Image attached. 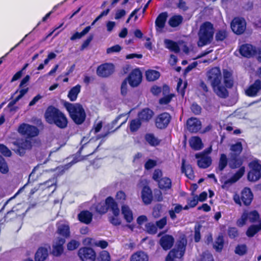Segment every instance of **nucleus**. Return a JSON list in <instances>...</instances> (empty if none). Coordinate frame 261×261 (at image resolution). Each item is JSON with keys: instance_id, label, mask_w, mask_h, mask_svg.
<instances>
[{"instance_id": "nucleus-50", "label": "nucleus", "mask_w": 261, "mask_h": 261, "mask_svg": "<svg viewBox=\"0 0 261 261\" xmlns=\"http://www.w3.org/2000/svg\"><path fill=\"white\" fill-rule=\"evenodd\" d=\"M91 28V25L87 26L81 32H75L71 36V37H70V40L73 41L77 39L81 38L83 36L85 35L89 32Z\"/></svg>"}, {"instance_id": "nucleus-49", "label": "nucleus", "mask_w": 261, "mask_h": 261, "mask_svg": "<svg viewBox=\"0 0 261 261\" xmlns=\"http://www.w3.org/2000/svg\"><path fill=\"white\" fill-rule=\"evenodd\" d=\"M228 162L227 155L224 153H221L218 163V169L219 171H222L224 170L228 164Z\"/></svg>"}, {"instance_id": "nucleus-32", "label": "nucleus", "mask_w": 261, "mask_h": 261, "mask_svg": "<svg viewBox=\"0 0 261 261\" xmlns=\"http://www.w3.org/2000/svg\"><path fill=\"white\" fill-rule=\"evenodd\" d=\"M190 147L194 150H199L203 147L201 138L198 136L191 137L189 140Z\"/></svg>"}, {"instance_id": "nucleus-7", "label": "nucleus", "mask_w": 261, "mask_h": 261, "mask_svg": "<svg viewBox=\"0 0 261 261\" xmlns=\"http://www.w3.org/2000/svg\"><path fill=\"white\" fill-rule=\"evenodd\" d=\"M106 204L110 207L113 216L109 217L110 222L114 226H117L121 224V221L118 218L120 214V210L117 202L111 196H109L106 199Z\"/></svg>"}, {"instance_id": "nucleus-52", "label": "nucleus", "mask_w": 261, "mask_h": 261, "mask_svg": "<svg viewBox=\"0 0 261 261\" xmlns=\"http://www.w3.org/2000/svg\"><path fill=\"white\" fill-rule=\"evenodd\" d=\"M146 232L149 234H155L157 233L158 229L155 224L153 222H148L145 226Z\"/></svg>"}, {"instance_id": "nucleus-53", "label": "nucleus", "mask_w": 261, "mask_h": 261, "mask_svg": "<svg viewBox=\"0 0 261 261\" xmlns=\"http://www.w3.org/2000/svg\"><path fill=\"white\" fill-rule=\"evenodd\" d=\"M108 209H110V207L106 204V202L105 204L98 203L95 206L96 212L101 215L106 214Z\"/></svg>"}, {"instance_id": "nucleus-44", "label": "nucleus", "mask_w": 261, "mask_h": 261, "mask_svg": "<svg viewBox=\"0 0 261 261\" xmlns=\"http://www.w3.org/2000/svg\"><path fill=\"white\" fill-rule=\"evenodd\" d=\"M245 213L247 214L248 220L252 223L257 222L259 219V214L256 210H253L250 212L245 211Z\"/></svg>"}, {"instance_id": "nucleus-2", "label": "nucleus", "mask_w": 261, "mask_h": 261, "mask_svg": "<svg viewBox=\"0 0 261 261\" xmlns=\"http://www.w3.org/2000/svg\"><path fill=\"white\" fill-rule=\"evenodd\" d=\"M244 160L240 155L236 154H230L228 161V165L230 169H235L239 168V170L229 179L226 180L222 185V188L227 189L230 186L238 181L244 174L245 167L242 166Z\"/></svg>"}, {"instance_id": "nucleus-38", "label": "nucleus", "mask_w": 261, "mask_h": 261, "mask_svg": "<svg viewBox=\"0 0 261 261\" xmlns=\"http://www.w3.org/2000/svg\"><path fill=\"white\" fill-rule=\"evenodd\" d=\"M147 254L143 251H138L133 253L130 258V261H148Z\"/></svg>"}, {"instance_id": "nucleus-48", "label": "nucleus", "mask_w": 261, "mask_h": 261, "mask_svg": "<svg viewBox=\"0 0 261 261\" xmlns=\"http://www.w3.org/2000/svg\"><path fill=\"white\" fill-rule=\"evenodd\" d=\"M230 150L232 152L230 154H236L240 155L243 150V146L241 142H237L234 144H232L230 148Z\"/></svg>"}, {"instance_id": "nucleus-64", "label": "nucleus", "mask_w": 261, "mask_h": 261, "mask_svg": "<svg viewBox=\"0 0 261 261\" xmlns=\"http://www.w3.org/2000/svg\"><path fill=\"white\" fill-rule=\"evenodd\" d=\"M190 109L192 112L196 115L200 114L201 112V107L196 102H193L192 104Z\"/></svg>"}, {"instance_id": "nucleus-18", "label": "nucleus", "mask_w": 261, "mask_h": 261, "mask_svg": "<svg viewBox=\"0 0 261 261\" xmlns=\"http://www.w3.org/2000/svg\"><path fill=\"white\" fill-rule=\"evenodd\" d=\"M195 156L197 159V166L199 168H207L212 164V158L204 153H196Z\"/></svg>"}, {"instance_id": "nucleus-47", "label": "nucleus", "mask_w": 261, "mask_h": 261, "mask_svg": "<svg viewBox=\"0 0 261 261\" xmlns=\"http://www.w3.org/2000/svg\"><path fill=\"white\" fill-rule=\"evenodd\" d=\"M182 20L183 18L181 15H174L169 19L168 23L171 27L175 28L181 24Z\"/></svg>"}, {"instance_id": "nucleus-14", "label": "nucleus", "mask_w": 261, "mask_h": 261, "mask_svg": "<svg viewBox=\"0 0 261 261\" xmlns=\"http://www.w3.org/2000/svg\"><path fill=\"white\" fill-rule=\"evenodd\" d=\"M115 71L113 64L105 63L99 65L96 69L97 75L100 77L107 78L111 76Z\"/></svg>"}, {"instance_id": "nucleus-9", "label": "nucleus", "mask_w": 261, "mask_h": 261, "mask_svg": "<svg viewBox=\"0 0 261 261\" xmlns=\"http://www.w3.org/2000/svg\"><path fill=\"white\" fill-rule=\"evenodd\" d=\"M250 171L247 174V179L250 181H256L261 177V164L258 160H253L249 164Z\"/></svg>"}, {"instance_id": "nucleus-62", "label": "nucleus", "mask_w": 261, "mask_h": 261, "mask_svg": "<svg viewBox=\"0 0 261 261\" xmlns=\"http://www.w3.org/2000/svg\"><path fill=\"white\" fill-rule=\"evenodd\" d=\"M247 252V247L245 244L238 245L235 249V253L239 255H243Z\"/></svg>"}, {"instance_id": "nucleus-24", "label": "nucleus", "mask_w": 261, "mask_h": 261, "mask_svg": "<svg viewBox=\"0 0 261 261\" xmlns=\"http://www.w3.org/2000/svg\"><path fill=\"white\" fill-rule=\"evenodd\" d=\"M260 90L261 80L257 79L246 89L245 93L249 97H254L257 95L258 92Z\"/></svg>"}, {"instance_id": "nucleus-57", "label": "nucleus", "mask_w": 261, "mask_h": 261, "mask_svg": "<svg viewBox=\"0 0 261 261\" xmlns=\"http://www.w3.org/2000/svg\"><path fill=\"white\" fill-rule=\"evenodd\" d=\"M202 227L201 225L198 224L194 226V241L196 243H198L200 241L201 239V234H200V230L201 228Z\"/></svg>"}, {"instance_id": "nucleus-16", "label": "nucleus", "mask_w": 261, "mask_h": 261, "mask_svg": "<svg viewBox=\"0 0 261 261\" xmlns=\"http://www.w3.org/2000/svg\"><path fill=\"white\" fill-rule=\"evenodd\" d=\"M231 28L234 34H242L246 29V22L245 19L242 17H235L231 23Z\"/></svg>"}, {"instance_id": "nucleus-46", "label": "nucleus", "mask_w": 261, "mask_h": 261, "mask_svg": "<svg viewBox=\"0 0 261 261\" xmlns=\"http://www.w3.org/2000/svg\"><path fill=\"white\" fill-rule=\"evenodd\" d=\"M145 140L152 146H156L160 144V141L153 134H146L145 136Z\"/></svg>"}, {"instance_id": "nucleus-34", "label": "nucleus", "mask_w": 261, "mask_h": 261, "mask_svg": "<svg viewBox=\"0 0 261 261\" xmlns=\"http://www.w3.org/2000/svg\"><path fill=\"white\" fill-rule=\"evenodd\" d=\"M121 213L123 215L124 219L126 221V222L129 223L133 221V212L128 205L126 204H123L121 206Z\"/></svg>"}, {"instance_id": "nucleus-51", "label": "nucleus", "mask_w": 261, "mask_h": 261, "mask_svg": "<svg viewBox=\"0 0 261 261\" xmlns=\"http://www.w3.org/2000/svg\"><path fill=\"white\" fill-rule=\"evenodd\" d=\"M183 210V207L179 204H177L174 207V209H171L169 211V215L170 218L172 220H174L176 219V214H179Z\"/></svg>"}, {"instance_id": "nucleus-11", "label": "nucleus", "mask_w": 261, "mask_h": 261, "mask_svg": "<svg viewBox=\"0 0 261 261\" xmlns=\"http://www.w3.org/2000/svg\"><path fill=\"white\" fill-rule=\"evenodd\" d=\"M206 76L207 81L211 84L212 87L221 84L222 74L219 67H214L211 68L207 71Z\"/></svg>"}, {"instance_id": "nucleus-30", "label": "nucleus", "mask_w": 261, "mask_h": 261, "mask_svg": "<svg viewBox=\"0 0 261 261\" xmlns=\"http://www.w3.org/2000/svg\"><path fill=\"white\" fill-rule=\"evenodd\" d=\"M224 236L222 233H220L215 239L213 247L216 252L220 253L224 247Z\"/></svg>"}, {"instance_id": "nucleus-61", "label": "nucleus", "mask_w": 261, "mask_h": 261, "mask_svg": "<svg viewBox=\"0 0 261 261\" xmlns=\"http://www.w3.org/2000/svg\"><path fill=\"white\" fill-rule=\"evenodd\" d=\"M227 234L230 239H233L238 237L239 231L236 227H229L227 230Z\"/></svg>"}, {"instance_id": "nucleus-28", "label": "nucleus", "mask_w": 261, "mask_h": 261, "mask_svg": "<svg viewBox=\"0 0 261 261\" xmlns=\"http://www.w3.org/2000/svg\"><path fill=\"white\" fill-rule=\"evenodd\" d=\"M154 113L149 108L143 109L138 114V118L142 122H148L152 118Z\"/></svg>"}, {"instance_id": "nucleus-20", "label": "nucleus", "mask_w": 261, "mask_h": 261, "mask_svg": "<svg viewBox=\"0 0 261 261\" xmlns=\"http://www.w3.org/2000/svg\"><path fill=\"white\" fill-rule=\"evenodd\" d=\"M66 240L62 238H57L55 243L52 246L50 253L55 257H59L64 252V245Z\"/></svg>"}, {"instance_id": "nucleus-27", "label": "nucleus", "mask_w": 261, "mask_h": 261, "mask_svg": "<svg viewBox=\"0 0 261 261\" xmlns=\"http://www.w3.org/2000/svg\"><path fill=\"white\" fill-rule=\"evenodd\" d=\"M125 114H121L118 115L115 119H114L111 122L108 123L107 125V129L110 130L112 133H114L115 131L118 130L122 125L125 124L127 121V118L125 119L123 122H122L120 124L117 125L118 122L119 120L123 116H125Z\"/></svg>"}, {"instance_id": "nucleus-1", "label": "nucleus", "mask_w": 261, "mask_h": 261, "mask_svg": "<svg viewBox=\"0 0 261 261\" xmlns=\"http://www.w3.org/2000/svg\"><path fill=\"white\" fill-rule=\"evenodd\" d=\"M44 117L47 123L54 124L60 129H64L68 125V120L66 115L53 105L46 108Z\"/></svg>"}, {"instance_id": "nucleus-12", "label": "nucleus", "mask_w": 261, "mask_h": 261, "mask_svg": "<svg viewBox=\"0 0 261 261\" xmlns=\"http://www.w3.org/2000/svg\"><path fill=\"white\" fill-rule=\"evenodd\" d=\"M171 116L169 113L163 112L158 114L155 119V125L158 129H164L167 127L171 120Z\"/></svg>"}, {"instance_id": "nucleus-37", "label": "nucleus", "mask_w": 261, "mask_h": 261, "mask_svg": "<svg viewBox=\"0 0 261 261\" xmlns=\"http://www.w3.org/2000/svg\"><path fill=\"white\" fill-rule=\"evenodd\" d=\"M164 43L166 48L169 49L170 51H173L175 53L180 52V47L176 42L170 39H166L164 40Z\"/></svg>"}, {"instance_id": "nucleus-43", "label": "nucleus", "mask_w": 261, "mask_h": 261, "mask_svg": "<svg viewBox=\"0 0 261 261\" xmlns=\"http://www.w3.org/2000/svg\"><path fill=\"white\" fill-rule=\"evenodd\" d=\"M158 183L160 189L166 190L171 188V180L168 177H165L162 178Z\"/></svg>"}, {"instance_id": "nucleus-23", "label": "nucleus", "mask_w": 261, "mask_h": 261, "mask_svg": "<svg viewBox=\"0 0 261 261\" xmlns=\"http://www.w3.org/2000/svg\"><path fill=\"white\" fill-rule=\"evenodd\" d=\"M174 242L172 235L165 234L161 237L159 243L164 250L167 251L173 247Z\"/></svg>"}, {"instance_id": "nucleus-4", "label": "nucleus", "mask_w": 261, "mask_h": 261, "mask_svg": "<svg viewBox=\"0 0 261 261\" xmlns=\"http://www.w3.org/2000/svg\"><path fill=\"white\" fill-rule=\"evenodd\" d=\"M214 34L213 24L210 21L203 22L200 25L198 32V46L202 47L210 44L213 40Z\"/></svg>"}, {"instance_id": "nucleus-22", "label": "nucleus", "mask_w": 261, "mask_h": 261, "mask_svg": "<svg viewBox=\"0 0 261 261\" xmlns=\"http://www.w3.org/2000/svg\"><path fill=\"white\" fill-rule=\"evenodd\" d=\"M202 127L201 122L195 117H191L187 120V128L188 131L191 133L199 132Z\"/></svg>"}, {"instance_id": "nucleus-63", "label": "nucleus", "mask_w": 261, "mask_h": 261, "mask_svg": "<svg viewBox=\"0 0 261 261\" xmlns=\"http://www.w3.org/2000/svg\"><path fill=\"white\" fill-rule=\"evenodd\" d=\"M174 96V94H167L159 99V103L161 105H167L170 102Z\"/></svg>"}, {"instance_id": "nucleus-21", "label": "nucleus", "mask_w": 261, "mask_h": 261, "mask_svg": "<svg viewBox=\"0 0 261 261\" xmlns=\"http://www.w3.org/2000/svg\"><path fill=\"white\" fill-rule=\"evenodd\" d=\"M50 248V246L48 244H45L44 246L39 247L34 255L35 261H45L48 257Z\"/></svg>"}, {"instance_id": "nucleus-40", "label": "nucleus", "mask_w": 261, "mask_h": 261, "mask_svg": "<svg viewBox=\"0 0 261 261\" xmlns=\"http://www.w3.org/2000/svg\"><path fill=\"white\" fill-rule=\"evenodd\" d=\"M81 85L77 84L70 89L67 96L71 101H74L76 100L77 96L81 91Z\"/></svg>"}, {"instance_id": "nucleus-31", "label": "nucleus", "mask_w": 261, "mask_h": 261, "mask_svg": "<svg viewBox=\"0 0 261 261\" xmlns=\"http://www.w3.org/2000/svg\"><path fill=\"white\" fill-rule=\"evenodd\" d=\"M77 217L81 222L89 224L92 220L93 215L90 212L87 210H84L78 214Z\"/></svg>"}, {"instance_id": "nucleus-58", "label": "nucleus", "mask_w": 261, "mask_h": 261, "mask_svg": "<svg viewBox=\"0 0 261 261\" xmlns=\"http://www.w3.org/2000/svg\"><path fill=\"white\" fill-rule=\"evenodd\" d=\"M111 256L108 251L103 250L100 252L97 261H110Z\"/></svg>"}, {"instance_id": "nucleus-17", "label": "nucleus", "mask_w": 261, "mask_h": 261, "mask_svg": "<svg viewBox=\"0 0 261 261\" xmlns=\"http://www.w3.org/2000/svg\"><path fill=\"white\" fill-rule=\"evenodd\" d=\"M14 148L13 150L20 156L24 155L27 149H30L32 148V142L30 140L25 139L21 142L16 141L13 142Z\"/></svg>"}, {"instance_id": "nucleus-60", "label": "nucleus", "mask_w": 261, "mask_h": 261, "mask_svg": "<svg viewBox=\"0 0 261 261\" xmlns=\"http://www.w3.org/2000/svg\"><path fill=\"white\" fill-rule=\"evenodd\" d=\"M91 139L93 142V144L94 146V148H93L92 147H89L85 148V149H86L87 150V154H86V156H87V157L95 153L98 150V149L101 144L100 143H99L97 146H96L95 141L94 140H93L92 139ZM84 149H85V148Z\"/></svg>"}, {"instance_id": "nucleus-25", "label": "nucleus", "mask_w": 261, "mask_h": 261, "mask_svg": "<svg viewBox=\"0 0 261 261\" xmlns=\"http://www.w3.org/2000/svg\"><path fill=\"white\" fill-rule=\"evenodd\" d=\"M56 225V232L61 237V238L66 240V239L70 237V228L68 224L57 223Z\"/></svg>"}, {"instance_id": "nucleus-29", "label": "nucleus", "mask_w": 261, "mask_h": 261, "mask_svg": "<svg viewBox=\"0 0 261 261\" xmlns=\"http://www.w3.org/2000/svg\"><path fill=\"white\" fill-rule=\"evenodd\" d=\"M212 89L215 94L219 97L226 98L228 96V91L225 86L221 84H218L215 86H213Z\"/></svg>"}, {"instance_id": "nucleus-36", "label": "nucleus", "mask_w": 261, "mask_h": 261, "mask_svg": "<svg viewBox=\"0 0 261 261\" xmlns=\"http://www.w3.org/2000/svg\"><path fill=\"white\" fill-rule=\"evenodd\" d=\"M181 171L189 179H192L194 177V172L192 165L190 164L186 165L185 160H182Z\"/></svg>"}, {"instance_id": "nucleus-39", "label": "nucleus", "mask_w": 261, "mask_h": 261, "mask_svg": "<svg viewBox=\"0 0 261 261\" xmlns=\"http://www.w3.org/2000/svg\"><path fill=\"white\" fill-rule=\"evenodd\" d=\"M261 230V220L257 225L252 224L247 228L246 234L249 238L253 237L258 232Z\"/></svg>"}, {"instance_id": "nucleus-26", "label": "nucleus", "mask_w": 261, "mask_h": 261, "mask_svg": "<svg viewBox=\"0 0 261 261\" xmlns=\"http://www.w3.org/2000/svg\"><path fill=\"white\" fill-rule=\"evenodd\" d=\"M141 198L144 204L147 205L151 203L153 199L152 192L148 186H143L141 191Z\"/></svg>"}, {"instance_id": "nucleus-13", "label": "nucleus", "mask_w": 261, "mask_h": 261, "mask_svg": "<svg viewBox=\"0 0 261 261\" xmlns=\"http://www.w3.org/2000/svg\"><path fill=\"white\" fill-rule=\"evenodd\" d=\"M18 132L28 138L36 137L39 134V130L36 126L24 123L20 124Z\"/></svg>"}, {"instance_id": "nucleus-33", "label": "nucleus", "mask_w": 261, "mask_h": 261, "mask_svg": "<svg viewBox=\"0 0 261 261\" xmlns=\"http://www.w3.org/2000/svg\"><path fill=\"white\" fill-rule=\"evenodd\" d=\"M167 17V12H162L159 14L155 21V26L156 29H163L165 27Z\"/></svg>"}, {"instance_id": "nucleus-55", "label": "nucleus", "mask_w": 261, "mask_h": 261, "mask_svg": "<svg viewBox=\"0 0 261 261\" xmlns=\"http://www.w3.org/2000/svg\"><path fill=\"white\" fill-rule=\"evenodd\" d=\"M9 171V168L5 159L0 155V172L3 174H6Z\"/></svg>"}, {"instance_id": "nucleus-15", "label": "nucleus", "mask_w": 261, "mask_h": 261, "mask_svg": "<svg viewBox=\"0 0 261 261\" xmlns=\"http://www.w3.org/2000/svg\"><path fill=\"white\" fill-rule=\"evenodd\" d=\"M125 79H127L132 87H136L141 84L142 81V73L139 68H135L132 70Z\"/></svg>"}, {"instance_id": "nucleus-59", "label": "nucleus", "mask_w": 261, "mask_h": 261, "mask_svg": "<svg viewBox=\"0 0 261 261\" xmlns=\"http://www.w3.org/2000/svg\"><path fill=\"white\" fill-rule=\"evenodd\" d=\"M115 199L118 202L124 204L126 199V195L124 192L120 190L117 192Z\"/></svg>"}, {"instance_id": "nucleus-5", "label": "nucleus", "mask_w": 261, "mask_h": 261, "mask_svg": "<svg viewBox=\"0 0 261 261\" xmlns=\"http://www.w3.org/2000/svg\"><path fill=\"white\" fill-rule=\"evenodd\" d=\"M187 240L182 238L177 241L176 247L172 249L166 257L165 261H175V258H182L185 255Z\"/></svg>"}, {"instance_id": "nucleus-35", "label": "nucleus", "mask_w": 261, "mask_h": 261, "mask_svg": "<svg viewBox=\"0 0 261 261\" xmlns=\"http://www.w3.org/2000/svg\"><path fill=\"white\" fill-rule=\"evenodd\" d=\"M223 73L225 86L227 88H231L233 85V81L231 72L227 69H224Z\"/></svg>"}, {"instance_id": "nucleus-8", "label": "nucleus", "mask_w": 261, "mask_h": 261, "mask_svg": "<svg viewBox=\"0 0 261 261\" xmlns=\"http://www.w3.org/2000/svg\"><path fill=\"white\" fill-rule=\"evenodd\" d=\"M88 139L89 138L86 137H83L82 138L80 142L81 146L76 153L73 155V160L70 163L74 164L86 159L87 156H86V155L84 156L81 155L82 151L84 148L89 147L94 148L93 144V142L91 139L88 140Z\"/></svg>"}, {"instance_id": "nucleus-6", "label": "nucleus", "mask_w": 261, "mask_h": 261, "mask_svg": "<svg viewBox=\"0 0 261 261\" xmlns=\"http://www.w3.org/2000/svg\"><path fill=\"white\" fill-rule=\"evenodd\" d=\"M253 199V194L248 187H245L241 191L240 194L235 193L233 196L234 202L241 206L242 204L245 206H249Z\"/></svg>"}, {"instance_id": "nucleus-45", "label": "nucleus", "mask_w": 261, "mask_h": 261, "mask_svg": "<svg viewBox=\"0 0 261 261\" xmlns=\"http://www.w3.org/2000/svg\"><path fill=\"white\" fill-rule=\"evenodd\" d=\"M142 123L138 118L131 120L129 125L130 131L132 133L136 132L141 126Z\"/></svg>"}, {"instance_id": "nucleus-54", "label": "nucleus", "mask_w": 261, "mask_h": 261, "mask_svg": "<svg viewBox=\"0 0 261 261\" xmlns=\"http://www.w3.org/2000/svg\"><path fill=\"white\" fill-rule=\"evenodd\" d=\"M80 242L74 239L71 240L67 244V249L68 251H73L79 247Z\"/></svg>"}, {"instance_id": "nucleus-3", "label": "nucleus", "mask_w": 261, "mask_h": 261, "mask_svg": "<svg viewBox=\"0 0 261 261\" xmlns=\"http://www.w3.org/2000/svg\"><path fill=\"white\" fill-rule=\"evenodd\" d=\"M63 106L68 112L70 118L76 124L81 125L85 121L86 113L81 103L65 101Z\"/></svg>"}, {"instance_id": "nucleus-42", "label": "nucleus", "mask_w": 261, "mask_h": 261, "mask_svg": "<svg viewBox=\"0 0 261 261\" xmlns=\"http://www.w3.org/2000/svg\"><path fill=\"white\" fill-rule=\"evenodd\" d=\"M229 32L226 29H219L215 33V40L217 42L225 41L228 37Z\"/></svg>"}, {"instance_id": "nucleus-56", "label": "nucleus", "mask_w": 261, "mask_h": 261, "mask_svg": "<svg viewBox=\"0 0 261 261\" xmlns=\"http://www.w3.org/2000/svg\"><path fill=\"white\" fill-rule=\"evenodd\" d=\"M247 214L243 212L241 217L237 220L236 224L238 227H242L244 226L248 220Z\"/></svg>"}, {"instance_id": "nucleus-41", "label": "nucleus", "mask_w": 261, "mask_h": 261, "mask_svg": "<svg viewBox=\"0 0 261 261\" xmlns=\"http://www.w3.org/2000/svg\"><path fill=\"white\" fill-rule=\"evenodd\" d=\"M160 75L159 71L153 69H148L145 72L146 80L149 82L157 80L159 79Z\"/></svg>"}, {"instance_id": "nucleus-10", "label": "nucleus", "mask_w": 261, "mask_h": 261, "mask_svg": "<svg viewBox=\"0 0 261 261\" xmlns=\"http://www.w3.org/2000/svg\"><path fill=\"white\" fill-rule=\"evenodd\" d=\"M77 256L82 261H95L96 253L92 248L84 246L79 249Z\"/></svg>"}, {"instance_id": "nucleus-19", "label": "nucleus", "mask_w": 261, "mask_h": 261, "mask_svg": "<svg viewBox=\"0 0 261 261\" xmlns=\"http://www.w3.org/2000/svg\"><path fill=\"white\" fill-rule=\"evenodd\" d=\"M240 55L247 58H250L257 54V50L255 46L248 43L241 45L239 49Z\"/></svg>"}]
</instances>
